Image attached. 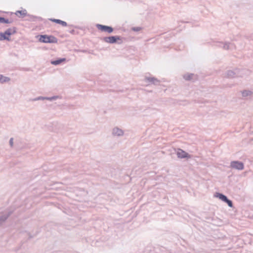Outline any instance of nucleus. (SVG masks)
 Returning a JSON list of instances; mask_svg holds the SVG:
<instances>
[{
	"label": "nucleus",
	"mask_w": 253,
	"mask_h": 253,
	"mask_svg": "<svg viewBox=\"0 0 253 253\" xmlns=\"http://www.w3.org/2000/svg\"><path fill=\"white\" fill-rule=\"evenodd\" d=\"M215 196L217 198H218L220 200H221L222 201L224 202L228 198V197L224 194L218 192L215 193Z\"/></svg>",
	"instance_id": "nucleus-16"
},
{
	"label": "nucleus",
	"mask_w": 253,
	"mask_h": 253,
	"mask_svg": "<svg viewBox=\"0 0 253 253\" xmlns=\"http://www.w3.org/2000/svg\"><path fill=\"white\" fill-rule=\"evenodd\" d=\"M125 40V38L118 35L105 37L102 39V40L105 42L110 44L117 43L118 44L123 43L124 41Z\"/></svg>",
	"instance_id": "nucleus-1"
},
{
	"label": "nucleus",
	"mask_w": 253,
	"mask_h": 253,
	"mask_svg": "<svg viewBox=\"0 0 253 253\" xmlns=\"http://www.w3.org/2000/svg\"><path fill=\"white\" fill-rule=\"evenodd\" d=\"M193 76H194L193 74H185L183 76V78L186 81H190L192 79Z\"/></svg>",
	"instance_id": "nucleus-18"
},
{
	"label": "nucleus",
	"mask_w": 253,
	"mask_h": 253,
	"mask_svg": "<svg viewBox=\"0 0 253 253\" xmlns=\"http://www.w3.org/2000/svg\"><path fill=\"white\" fill-rule=\"evenodd\" d=\"M4 17L0 16V23H4Z\"/></svg>",
	"instance_id": "nucleus-27"
},
{
	"label": "nucleus",
	"mask_w": 253,
	"mask_h": 253,
	"mask_svg": "<svg viewBox=\"0 0 253 253\" xmlns=\"http://www.w3.org/2000/svg\"><path fill=\"white\" fill-rule=\"evenodd\" d=\"M96 27L98 30L102 32H106L108 34H111L114 31V28L110 26L97 24Z\"/></svg>",
	"instance_id": "nucleus-5"
},
{
	"label": "nucleus",
	"mask_w": 253,
	"mask_h": 253,
	"mask_svg": "<svg viewBox=\"0 0 253 253\" xmlns=\"http://www.w3.org/2000/svg\"><path fill=\"white\" fill-rule=\"evenodd\" d=\"M8 29L10 30V33H11V35L14 34L16 33V28L15 27H13L12 28H8Z\"/></svg>",
	"instance_id": "nucleus-22"
},
{
	"label": "nucleus",
	"mask_w": 253,
	"mask_h": 253,
	"mask_svg": "<svg viewBox=\"0 0 253 253\" xmlns=\"http://www.w3.org/2000/svg\"><path fill=\"white\" fill-rule=\"evenodd\" d=\"M66 59L65 58H58L55 60H52L50 61L51 64L53 65H58L61 64L62 62L65 61Z\"/></svg>",
	"instance_id": "nucleus-13"
},
{
	"label": "nucleus",
	"mask_w": 253,
	"mask_h": 253,
	"mask_svg": "<svg viewBox=\"0 0 253 253\" xmlns=\"http://www.w3.org/2000/svg\"><path fill=\"white\" fill-rule=\"evenodd\" d=\"M12 213V211L8 210L0 214V226L5 223Z\"/></svg>",
	"instance_id": "nucleus-6"
},
{
	"label": "nucleus",
	"mask_w": 253,
	"mask_h": 253,
	"mask_svg": "<svg viewBox=\"0 0 253 253\" xmlns=\"http://www.w3.org/2000/svg\"><path fill=\"white\" fill-rule=\"evenodd\" d=\"M239 69H235L234 70H228L226 72V76L227 78H232L242 76V72Z\"/></svg>",
	"instance_id": "nucleus-4"
},
{
	"label": "nucleus",
	"mask_w": 253,
	"mask_h": 253,
	"mask_svg": "<svg viewBox=\"0 0 253 253\" xmlns=\"http://www.w3.org/2000/svg\"><path fill=\"white\" fill-rule=\"evenodd\" d=\"M12 22V21H9L8 19H6V18H4V23H5V24H10V23H11Z\"/></svg>",
	"instance_id": "nucleus-25"
},
{
	"label": "nucleus",
	"mask_w": 253,
	"mask_h": 253,
	"mask_svg": "<svg viewBox=\"0 0 253 253\" xmlns=\"http://www.w3.org/2000/svg\"><path fill=\"white\" fill-rule=\"evenodd\" d=\"M9 145L11 147H12L13 146V138L12 137L9 140Z\"/></svg>",
	"instance_id": "nucleus-26"
},
{
	"label": "nucleus",
	"mask_w": 253,
	"mask_h": 253,
	"mask_svg": "<svg viewBox=\"0 0 253 253\" xmlns=\"http://www.w3.org/2000/svg\"><path fill=\"white\" fill-rule=\"evenodd\" d=\"M39 41L43 43H55L57 42L58 40L52 35H41L40 36Z\"/></svg>",
	"instance_id": "nucleus-2"
},
{
	"label": "nucleus",
	"mask_w": 253,
	"mask_h": 253,
	"mask_svg": "<svg viewBox=\"0 0 253 253\" xmlns=\"http://www.w3.org/2000/svg\"><path fill=\"white\" fill-rule=\"evenodd\" d=\"M45 100V97L43 96H38L37 97L30 99L29 101H39V100Z\"/></svg>",
	"instance_id": "nucleus-19"
},
{
	"label": "nucleus",
	"mask_w": 253,
	"mask_h": 253,
	"mask_svg": "<svg viewBox=\"0 0 253 253\" xmlns=\"http://www.w3.org/2000/svg\"><path fill=\"white\" fill-rule=\"evenodd\" d=\"M69 33L72 34H75V30L74 29L71 30L69 31Z\"/></svg>",
	"instance_id": "nucleus-28"
},
{
	"label": "nucleus",
	"mask_w": 253,
	"mask_h": 253,
	"mask_svg": "<svg viewBox=\"0 0 253 253\" xmlns=\"http://www.w3.org/2000/svg\"><path fill=\"white\" fill-rule=\"evenodd\" d=\"M61 97L59 95H54L51 97V101L55 100L57 99H60Z\"/></svg>",
	"instance_id": "nucleus-24"
},
{
	"label": "nucleus",
	"mask_w": 253,
	"mask_h": 253,
	"mask_svg": "<svg viewBox=\"0 0 253 253\" xmlns=\"http://www.w3.org/2000/svg\"><path fill=\"white\" fill-rule=\"evenodd\" d=\"M15 14L17 15L19 18H24L27 15V12L26 9H23L21 10H17L15 12Z\"/></svg>",
	"instance_id": "nucleus-14"
},
{
	"label": "nucleus",
	"mask_w": 253,
	"mask_h": 253,
	"mask_svg": "<svg viewBox=\"0 0 253 253\" xmlns=\"http://www.w3.org/2000/svg\"><path fill=\"white\" fill-rule=\"evenodd\" d=\"M214 45L219 47H222L225 50L233 49L235 48V45L229 42H216Z\"/></svg>",
	"instance_id": "nucleus-3"
},
{
	"label": "nucleus",
	"mask_w": 253,
	"mask_h": 253,
	"mask_svg": "<svg viewBox=\"0 0 253 253\" xmlns=\"http://www.w3.org/2000/svg\"><path fill=\"white\" fill-rule=\"evenodd\" d=\"M224 202L226 203L230 208H232L233 207L232 201L228 198H227Z\"/></svg>",
	"instance_id": "nucleus-21"
},
{
	"label": "nucleus",
	"mask_w": 253,
	"mask_h": 253,
	"mask_svg": "<svg viewBox=\"0 0 253 253\" xmlns=\"http://www.w3.org/2000/svg\"><path fill=\"white\" fill-rule=\"evenodd\" d=\"M29 238H32L33 237V236H31L30 233H29Z\"/></svg>",
	"instance_id": "nucleus-30"
},
{
	"label": "nucleus",
	"mask_w": 253,
	"mask_h": 253,
	"mask_svg": "<svg viewBox=\"0 0 253 253\" xmlns=\"http://www.w3.org/2000/svg\"><path fill=\"white\" fill-rule=\"evenodd\" d=\"M141 28L140 27H132L131 30L134 32H138L141 30Z\"/></svg>",
	"instance_id": "nucleus-23"
},
{
	"label": "nucleus",
	"mask_w": 253,
	"mask_h": 253,
	"mask_svg": "<svg viewBox=\"0 0 253 253\" xmlns=\"http://www.w3.org/2000/svg\"><path fill=\"white\" fill-rule=\"evenodd\" d=\"M49 20L50 21H52V22H53L54 23L60 24V25H62L63 27H66V26H68L67 23L66 22L62 21V20H61L60 19H54V18H50V19H49Z\"/></svg>",
	"instance_id": "nucleus-12"
},
{
	"label": "nucleus",
	"mask_w": 253,
	"mask_h": 253,
	"mask_svg": "<svg viewBox=\"0 0 253 253\" xmlns=\"http://www.w3.org/2000/svg\"><path fill=\"white\" fill-rule=\"evenodd\" d=\"M241 93L243 97L250 96L253 94V92L249 90H244L241 91Z\"/></svg>",
	"instance_id": "nucleus-17"
},
{
	"label": "nucleus",
	"mask_w": 253,
	"mask_h": 253,
	"mask_svg": "<svg viewBox=\"0 0 253 253\" xmlns=\"http://www.w3.org/2000/svg\"><path fill=\"white\" fill-rule=\"evenodd\" d=\"M45 100H47L51 101V97H45Z\"/></svg>",
	"instance_id": "nucleus-29"
},
{
	"label": "nucleus",
	"mask_w": 253,
	"mask_h": 253,
	"mask_svg": "<svg viewBox=\"0 0 253 253\" xmlns=\"http://www.w3.org/2000/svg\"><path fill=\"white\" fill-rule=\"evenodd\" d=\"M176 155L177 157L180 159H190L191 158V156L189 154L180 148L177 149Z\"/></svg>",
	"instance_id": "nucleus-7"
},
{
	"label": "nucleus",
	"mask_w": 253,
	"mask_h": 253,
	"mask_svg": "<svg viewBox=\"0 0 253 253\" xmlns=\"http://www.w3.org/2000/svg\"><path fill=\"white\" fill-rule=\"evenodd\" d=\"M112 134L113 135L117 136H123L124 134V131L122 129H120L118 127H116L113 129Z\"/></svg>",
	"instance_id": "nucleus-11"
},
{
	"label": "nucleus",
	"mask_w": 253,
	"mask_h": 253,
	"mask_svg": "<svg viewBox=\"0 0 253 253\" xmlns=\"http://www.w3.org/2000/svg\"><path fill=\"white\" fill-rule=\"evenodd\" d=\"M230 166L232 168L238 170H242L244 168L243 163L238 161H232Z\"/></svg>",
	"instance_id": "nucleus-8"
},
{
	"label": "nucleus",
	"mask_w": 253,
	"mask_h": 253,
	"mask_svg": "<svg viewBox=\"0 0 253 253\" xmlns=\"http://www.w3.org/2000/svg\"><path fill=\"white\" fill-rule=\"evenodd\" d=\"M10 30L7 29L4 32L0 33V41H2L6 40L7 41H10V37L11 36V33H10Z\"/></svg>",
	"instance_id": "nucleus-9"
},
{
	"label": "nucleus",
	"mask_w": 253,
	"mask_h": 253,
	"mask_svg": "<svg viewBox=\"0 0 253 253\" xmlns=\"http://www.w3.org/2000/svg\"><path fill=\"white\" fill-rule=\"evenodd\" d=\"M146 82L149 84H153L154 85H159L160 84V81L155 77H145Z\"/></svg>",
	"instance_id": "nucleus-10"
},
{
	"label": "nucleus",
	"mask_w": 253,
	"mask_h": 253,
	"mask_svg": "<svg viewBox=\"0 0 253 253\" xmlns=\"http://www.w3.org/2000/svg\"><path fill=\"white\" fill-rule=\"evenodd\" d=\"M27 16L28 17V18L27 19L28 20H31V21H36L37 20H39V21H42V18L41 17L34 16V15H30V14H28V13H27Z\"/></svg>",
	"instance_id": "nucleus-15"
},
{
	"label": "nucleus",
	"mask_w": 253,
	"mask_h": 253,
	"mask_svg": "<svg viewBox=\"0 0 253 253\" xmlns=\"http://www.w3.org/2000/svg\"><path fill=\"white\" fill-rule=\"evenodd\" d=\"M10 80V78L7 77H4L3 75H2V78L1 79V81L0 82V83H4L9 82Z\"/></svg>",
	"instance_id": "nucleus-20"
},
{
	"label": "nucleus",
	"mask_w": 253,
	"mask_h": 253,
	"mask_svg": "<svg viewBox=\"0 0 253 253\" xmlns=\"http://www.w3.org/2000/svg\"><path fill=\"white\" fill-rule=\"evenodd\" d=\"M251 39H252V40H253V37H251Z\"/></svg>",
	"instance_id": "nucleus-31"
}]
</instances>
